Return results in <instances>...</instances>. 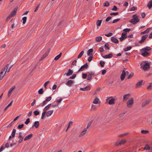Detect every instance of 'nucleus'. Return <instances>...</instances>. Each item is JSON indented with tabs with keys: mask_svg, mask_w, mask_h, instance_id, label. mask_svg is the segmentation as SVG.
I'll use <instances>...</instances> for the list:
<instances>
[{
	"mask_svg": "<svg viewBox=\"0 0 152 152\" xmlns=\"http://www.w3.org/2000/svg\"><path fill=\"white\" fill-rule=\"evenodd\" d=\"M133 18L131 19L129 21L130 23H132L134 24L140 21V19L138 18L137 15L136 14L132 16Z\"/></svg>",
	"mask_w": 152,
	"mask_h": 152,
	"instance_id": "nucleus-1",
	"label": "nucleus"
},
{
	"mask_svg": "<svg viewBox=\"0 0 152 152\" xmlns=\"http://www.w3.org/2000/svg\"><path fill=\"white\" fill-rule=\"evenodd\" d=\"M88 67V65L87 63H86L84 65L82 66L76 72L77 73L79 72H81L84 70L85 69H87Z\"/></svg>",
	"mask_w": 152,
	"mask_h": 152,
	"instance_id": "nucleus-2",
	"label": "nucleus"
},
{
	"mask_svg": "<svg viewBox=\"0 0 152 152\" xmlns=\"http://www.w3.org/2000/svg\"><path fill=\"white\" fill-rule=\"evenodd\" d=\"M134 103V99L132 97H131L129 99L128 101L126 102L127 106L129 108L131 107L132 105Z\"/></svg>",
	"mask_w": 152,
	"mask_h": 152,
	"instance_id": "nucleus-3",
	"label": "nucleus"
},
{
	"mask_svg": "<svg viewBox=\"0 0 152 152\" xmlns=\"http://www.w3.org/2000/svg\"><path fill=\"white\" fill-rule=\"evenodd\" d=\"M88 78L87 80H91L92 79V75H94V76H95L96 75L95 74V72H91L90 73L89 72H88Z\"/></svg>",
	"mask_w": 152,
	"mask_h": 152,
	"instance_id": "nucleus-4",
	"label": "nucleus"
},
{
	"mask_svg": "<svg viewBox=\"0 0 152 152\" xmlns=\"http://www.w3.org/2000/svg\"><path fill=\"white\" fill-rule=\"evenodd\" d=\"M147 34H145L143 35L141 37V39L139 41V43L141 44L144 42V41L148 37Z\"/></svg>",
	"mask_w": 152,
	"mask_h": 152,
	"instance_id": "nucleus-5",
	"label": "nucleus"
},
{
	"mask_svg": "<svg viewBox=\"0 0 152 152\" xmlns=\"http://www.w3.org/2000/svg\"><path fill=\"white\" fill-rule=\"evenodd\" d=\"M150 68V64L148 63H145L143 65L142 68L144 70H147Z\"/></svg>",
	"mask_w": 152,
	"mask_h": 152,
	"instance_id": "nucleus-6",
	"label": "nucleus"
},
{
	"mask_svg": "<svg viewBox=\"0 0 152 152\" xmlns=\"http://www.w3.org/2000/svg\"><path fill=\"white\" fill-rule=\"evenodd\" d=\"M126 75V72L125 70H123L122 71V73L120 77L121 79V80H123L124 79Z\"/></svg>",
	"mask_w": 152,
	"mask_h": 152,
	"instance_id": "nucleus-7",
	"label": "nucleus"
},
{
	"mask_svg": "<svg viewBox=\"0 0 152 152\" xmlns=\"http://www.w3.org/2000/svg\"><path fill=\"white\" fill-rule=\"evenodd\" d=\"M73 73V71L72 70L70 69H69L67 73L66 72L64 75V76L66 75L67 76H68L72 75Z\"/></svg>",
	"mask_w": 152,
	"mask_h": 152,
	"instance_id": "nucleus-8",
	"label": "nucleus"
},
{
	"mask_svg": "<svg viewBox=\"0 0 152 152\" xmlns=\"http://www.w3.org/2000/svg\"><path fill=\"white\" fill-rule=\"evenodd\" d=\"M126 142V141L125 140H122L120 142H118L115 143L116 145H121L124 144Z\"/></svg>",
	"mask_w": 152,
	"mask_h": 152,
	"instance_id": "nucleus-9",
	"label": "nucleus"
},
{
	"mask_svg": "<svg viewBox=\"0 0 152 152\" xmlns=\"http://www.w3.org/2000/svg\"><path fill=\"white\" fill-rule=\"evenodd\" d=\"M151 101L150 100H146L145 102H143L142 104V107H144L147 105Z\"/></svg>",
	"mask_w": 152,
	"mask_h": 152,
	"instance_id": "nucleus-10",
	"label": "nucleus"
},
{
	"mask_svg": "<svg viewBox=\"0 0 152 152\" xmlns=\"http://www.w3.org/2000/svg\"><path fill=\"white\" fill-rule=\"evenodd\" d=\"M143 82L142 80H141L140 81L138 82L136 84L135 88H137L140 87L142 85Z\"/></svg>",
	"mask_w": 152,
	"mask_h": 152,
	"instance_id": "nucleus-11",
	"label": "nucleus"
},
{
	"mask_svg": "<svg viewBox=\"0 0 152 152\" xmlns=\"http://www.w3.org/2000/svg\"><path fill=\"white\" fill-rule=\"evenodd\" d=\"M50 50V49H49V50L45 52V53L43 55V56L41 57V58H40L41 60H42L43 59H44L48 55L49 53Z\"/></svg>",
	"mask_w": 152,
	"mask_h": 152,
	"instance_id": "nucleus-12",
	"label": "nucleus"
},
{
	"mask_svg": "<svg viewBox=\"0 0 152 152\" xmlns=\"http://www.w3.org/2000/svg\"><path fill=\"white\" fill-rule=\"evenodd\" d=\"M113 56L112 53H110L108 55L102 56V57L104 58H112Z\"/></svg>",
	"mask_w": 152,
	"mask_h": 152,
	"instance_id": "nucleus-13",
	"label": "nucleus"
},
{
	"mask_svg": "<svg viewBox=\"0 0 152 152\" xmlns=\"http://www.w3.org/2000/svg\"><path fill=\"white\" fill-rule=\"evenodd\" d=\"M73 81L71 80H68L66 83V84L69 86L71 87L73 83Z\"/></svg>",
	"mask_w": 152,
	"mask_h": 152,
	"instance_id": "nucleus-14",
	"label": "nucleus"
},
{
	"mask_svg": "<svg viewBox=\"0 0 152 152\" xmlns=\"http://www.w3.org/2000/svg\"><path fill=\"white\" fill-rule=\"evenodd\" d=\"M33 134H32L31 133L27 136H26L24 138V140L26 141L28 140H29L31 139L32 137Z\"/></svg>",
	"mask_w": 152,
	"mask_h": 152,
	"instance_id": "nucleus-15",
	"label": "nucleus"
},
{
	"mask_svg": "<svg viewBox=\"0 0 152 152\" xmlns=\"http://www.w3.org/2000/svg\"><path fill=\"white\" fill-rule=\"evenodd\" d=\"M90 87L89 86H86L85 88H80V90L83 91H89L90 90Z\"/></svg>",
	"mask_w": 152,
	"mask_h": 152,
	"instance_id": "nucleus-16",
	"label": "nucleus"
},
{
	"mask_svg": "<svg viewBox=\"0 0 152 152\" xmlns=\"http://www.w3.org/2000/svg\"><path fill=\"white\" fill-rule=\"evenodd\" d=\"M9 64H7L3 68V69H2L1 72H4V73H5V74L6 73V72H7V71L8 70V68Z\"/></svg>",
	"mask_w": 152,
	"mask_h": 152,
	"instance_id": "nucleus-17",
	"label": "nucleus"
},
{
	"mask_svg": "<svg viewBox=\"0 0 152 152\" xmlns=\"http://www.w3.org/2000/svg\"><path fill=\"white\" fill-rule=\"evenodd\" d=\"M111 40V41L114 43H117L118 42V39L114 37H112Z\"/></svg>",
	"mask_w": 152,
	"mask_h": 152,
	"instance_id": "nucleus-18",
	"label": "nucleus"
},
{
	"mask_svg": "<svg viewBox=\"0 0 152 152\" xmlns=\"http://www.w3.org/2000/svg\"><path fill=\"white\" fill-rule=\"evenodd\" d=\"M151 49V48L147 46L141 49V51H147Z\"/></svg>",
	"mask_w": 152,
	"mask_h": 152,
	"instance_id": "nucleus-19",
	"label": "nucleus"
},
{
	"mask_svg": "<svg viewBox=\"0 0 152 152\" xmlns=\"http://www.w3.org/2000/svg\"><path fill=\"white\" fill-rule=\"evenodd\" d=\"M39 122L38 121H36L34 122V124L32 125V127H35L36 128H38L39 126Z\"/></svg>",
	"mask_w": 152,
	"mask_h": 152,
	"instance_id": "nucleus-20",
	"label": "nucleus"
},
{
	"mask_svg": "<svg viewBox=\"0 0 152 152\" xmlns=\"http://www.w3.org/2000/svg\"><path fill=\"white\" fill-rule=\"evenodd\" d=\"M143 149L146 150H149L151 149V147L148 144H146L143 148Z\"/></svg>",
	"mask_w": 152,
	"mask_h": 152,
	"instance_id": "nucleus-21",
	"label": "nucleus"
},
{
	"mask_svg": "<svg viewBox=\"0 0 152 152\" xmlns=\"http://www.w3.org/2000/svg\"><path fill=\"white\" fill-rule=\"evenodd\" d=\"M143 52L141 53V55L144 57L150 55V53L147 51H142Z\"/></svg>",
	"mask_w": 152,
	"mask_h": 152,
	"instance_id": "nucleus-22",
	"label": "nucleus"
},
{
	"mask_svg": "<svg viewBox=\"0 0 152 152\" xmlns=\"http://www.w3.org/2000/svg\"><path fill=\"white\" fill-rule=\"evenodd\" d=\"M151 28H148L145 31L141 32L140 34H147L149 32V29Z\"/></svg>",
	"mask_w": 152,
	"mask_h": 152,
	"instance_id": "nucleus-23",
	"label": "nucleus"
},
{
	"mask_svg": "<svg viewBox=\"0 0 152 152\" xmlns=\"http://www.w3.org/2000/svg\"><path fill=\"white\" fill-rule=\"evenodd\" d=\"M53 110H51L49 111L47 113H46V116L47 117H49L51 115V114L53 113Z\"/></svg>",
	"mask_w": 152,
	"mask_h": 152,
	"instance_id": "nucleus-24",
	"label": "nucleus"
},
{
	"mask_svg": "<svg viewBox=\"0 0 152 152\" xmlns=\"http://www.w3.org/2000/svg\"><path fill=\"white\" fill-rule=\"evenodd\" d=\"M51 105V103L49 104L47 106H46L43 109V110L44 111H46L50 107Z\"/></svg>",
	"mask_w": 152,
	"mask_h": 152,
	"instance_id": "nucleus-25",
	"label": "nucleus"
},
{
	"mask_svg": "<svg viewBox=\"0 0 152 152\" xmlns=\"http://www.w3.org/2000/svg\"><path fill=\"white\" fill-rule=\"evenodd\" d=\"M147 6L149 9L152 7V1H150L148 2Z\"/></svg>",
	"mask_w": 152,
	"mask_h": 152,
	"instance_id": "nucleus-26",
	"label": "nucleus"
},
{
	"mask_svg": "<svg viewBox=\"0 0 152 152\" xmlns=\"http://www.w3.org/2000/svg\"><path fill=\"white\" fill-rule=\"evenodd\" d=\"M87 129H86V128L83 129V131L81 134H80V137H81L84 134L86 133V132L87 130Z\"/></svg>",
	"mask_w": 152,
	"mask_h": 152,
	"instance_id": "nucleus-27",
	"label": "nucleus"
},
{
	"mask_svg": "<svg viewBox=\"0 0 152 152\" xmlns=\"http://www.w3.org/2000/svg\"><path fill=\"white\" fill-rule=\"evenodd\" d=\"M130 94H127L124 95L123 96V100H126L128 99L129 96Z\"/></svg>",
	"mask_w": 152,
	"mask_h": 152,
	"instance_id": "nucleus-28",
	"label": "nucleus"
},
{
	"mask_svg": "<svg viewBox=\"0 0 152 152\" xmlns=\"http://www.w3.org/2000/svg\"><path fill=\"white\" fill-rule=\"evenodd\" d=\"M17 10V8H15L14 10L10 13V14L11 15L13 16L14 15H15L16 13Z\"/></svg>",
	"mask_w": 152,
	"mask_h": 152,
	"instance_id": "nucleus-29",
	"label": "nucleus"
},
{
	"mask_svg": "<svg viewBox=\"0 0 152 152\" xmlns=\"http://www.w3.org/2000/svg\"><path fill=\"white\" fill-rule=\"evenodd\" d=\"M115 99H112L108 101V104H112L115 103Z\"/></svg>",
	"mask_w": 152,
	"mask_h": 152,
	"instance_id": "nucleus-30",
	"label": "nucleus"
},
{
	"mask_svg": "<svg viewBox=\"0 0 152 152\" xmlns=\"http://www.w3.org/2000/svg\"><path fill=\"white\" fill-rule=\"evenodd\" d=\"M16 132L15 129H14L12 130L11 133V135L12 136V137H14L15 136V134Z\"/></svg>",
	"mask_w": 152,
	"mask_h": 152,
	"instance_id": "nucleus-31",
	"label": "nucleus"
},
{
	"mask_svg": "<svg viewBox=\"0 0 152 152\" xmlns=\"http://www.w3.org/2000/svg\"><path fill=\"white\" fill-rule=\"evenodd\" d=\"M102 20H98L96 22V24L97 26H99L101 25Z\"/></svg>",
	"mask_w": 152,
	"mask_h": 152,
	"instance_id": "nucleus-32",
	"label": "nucleus"
},
{
	"mask_svg": "<svg viewBox=\"0 0 152 152\" xmlns=\"http://www.w3.org/2000/svg\"><path fill=\"white\" fill-rule=\"evenodd\" d=\"M62 54V53H60L57 56L54 58V59L55 60H58L61 57Z\"/></svg>",
	"mask_w": 152,
	"mask_h": 152,
	"instance_id": "nucleus-33",
	"label": "nucleus"
},
{
	"mask_svg": "<svg viewBox=\"0 0 152 152\" xmlns=\"http://www.w3.org/2000/svg\"><path fill=\"white\" fill-rule=\"evenodd\" d=\"M93 52V50L92 49H90L88 50L87 52V54L88 56L91 55V54Z\"/></svg>",
	"mask_w": 152,
	"mask_h": 152,
	"instance_id": "nucleus-34",
	"label": "nucleus"
},
{
	"mask_svg": "<svg viewBox=\"0 0 152 152\" xmlns=\"http://www.w3.org/2000/svg\"><path fill=\"white\" fill-rule=\"evenodd\" d=\"M84 53V51L83 50H82L81 51V52L80 53V54L78 55L77 56V58H81L83 54Z\"/></svg>",
	"mask_w": 152,
	"mask_h": 152,
	"instance_id": "nucleus-35",
	"label": "nucleus"
},
{
	"mask_svg": "<svg viewBox=\"0 0 152 152\" xmlns=\"http://www.w3.org/2000/svg\"><path fill=\"white\" fill-rule=\"evenodd\" d=\"M102 37L101 36L98 37H96V41L99 42L102 40Z\"/></svg>",
	"mask_w": 152,
	"mask_h": 152,
	"instance_id": "nucleus-36",
	"label": "nucleus"
},
{
	"mask_svg": "<svg viewBox=\"0 0 152 152\" xmlns=\"http://www.w3.org/2000/svg\"><path fill=\"white\" fill-rule=\"evenodd\" d=\"M5 74L4 73V72H1L0 73V80H1L4 76Z\"/></svg>",
	"mask_w": 152,
	"mask_h": 152,
	"instance_id": "nucleus-37",
	"label": "nucleus"
},
{
	"mask_svg": "<svg viewBox=\"0 0 152 152\" xmlns=\"http://www.w3.org/2000/svg\"><path fill=\"white\" fill-rule=\"evenodd\" d=\"M132 48L131 46H129L128 47H127L126 48H124V50L125 52L127 51L131 50Z\"/></svg>",
	"mask_w": 152,
	"mask_h": 152,
	"instance_id": "nucleus-38",
	"label": "nucleus"
},
{
	"mask_svg": "<svg viewBox=\"0 0 152 152\" xmlns=\"http://www.w3.org/2000/svg\"><path fill=\"white\" fill-rule=\"evenodd\" d=\"M22 132H20L19 133V136L18 137V138L20 139H22V140H23V137L22 136Z\"/></svg>",
	"mask_w": 152,
	"mask_h": 152,
	"instance_id": "nucleus-39",
	"label": "nucleus"
},
{
	"mask_svg": "<svg viewBox=\"0 0 152 152\" xmlns=\"http://www.w3.org/2000/svg\"><path fill=\"white\" fill-rule=\"evenodd\" d=\"M127 38V36H125L124 37L121 36L120 38L119 39L120 41L122 42L125 39Z\"/></svg>",
	"mask_w": 152,
	"mask_h": 152,
	"instance_id": "nucleus-40",
	"label": "nucleus"
},
{
	"mask_svg": "<svg viewBox=\"0 0 152 152\" xmlns=\"http://www.w3.org/2000/svg\"><path fill=\"white\" fill-rule=\"evenodd\" d=\"M109 45L108 43H106L104 45V48L105 49L109 50L110 48L109 47Z\"/></svg>",
	"mask_w": 152,
	"mask_h": 152,
	"instance_id": "nucleus-41",
	"label": "nucleus"
},
{
	"mask_svg": "<svg viewBox=\"0 0 152 152\" xmlns=\"http://www.w3.org/2000/svg\"><path fill=\"white\" fill-rule=\"evenodd\" d=\"M110 5L109 3L107 1H106L103 4V6L105 7H108Z\"/></svg>",
	"mask_w": 152,
	"mask_h": 152,
	"instance_id": "nucleus-42",
	"label": "nucleus"
},
{
	"mask_svg": "<svg viewBox=\"0 0 152 152\" xmlns=\"http://www.w3.org/2000/svg\"><path fill=\"white\" fill-rule=\"evenodd\" d=\"M149 132V131L146 130H142L141 131V133L143 134H147Z\"/></svg>",
	"mask_w": 152,
	"mask_h": 152,
	"instance_id": "nucleus-43",
	"label": "nucleus"
},
{
	"mask_svg": "<svg viewBox=\"0 0 152 152\" xmlns=\"http://www.w3.org/2000/svg\"><path fill=\"white\" fill-rule=\"evenodd\" d=\"M38 93L39 94H42L44 93L43 89L42 88H40L38 91Z\"/></svg>",
	"mask_w": 152,
	"mask_h": 152,
	"instance_id": "nucleus-44",
	"label": "nucleus"
},
{
	"mask_svg": "<svg viewBox=\"0 0 152 152\" xmlns=\"http://www.w3.org/2000/svg\"><path fill=\"white\" fill-rule=\"evenodd\" d=\"M134 75V73L133 72H131V73L129 75L128 77H127V78L128 79H130L131 77H132L133 75Z\"/></svg>",
	"mask_w": 152,
	"mask_h": 152,
	"instance_id": "nucleus-45",
	"label": "nucleus"
},
{
	"mask_svg": "<svg viewBox=\"0 0 152 152\" xmlns=\"http://www.w3.org/2000/svg\"><path fill=\"white\" fill-rule=\"evenodd\" d=\"M46 113V112L45 111H44L43 112L42 114V115L41 116V118L42 119H43L45 117V114Z\"/></svg>",
	"mask_w": 152,
	"mask_h": 152,
	"instance_id": "nucleus-46",
	"label": "nucleus"
},
{
	"mask_svg": "<svg viewBox=\"0 0 152 152\" xmlns=\"http://www.w3.org/2000/svg\"><path fill=\"white\" fill-rule=\"evenodd\" d=\"M99 99L97 97H96L95 99H94L93 101V103L94 104H97L98 102Z\"/></svg>",
	"mask_w": 152,
	"mask_h": 152,
	"instance_id": "nucleus-47",
	"label": "nucleus"
},
{
	"mask_svg": "<svg viewBox=\"0 0 152 152\" xmlns=\"http://www.w3.org/2000/svg\"><path fill=\"white\" fill-rule=\"evenodd\" d=\"M47 101L46 100L44 101L42 103L40 104L41 106H43L47 104Z\"/></svg>",
	"mask_w": 152,
	"mask_h": 152,
	"instance_id": "nucleus-48",
	"label": "nucleus"
},
{
	"mask_svg": "<svg viewBox=\"0 0 152 152\" xmlns=\"http://www.w3.org/2000/svg\"><path fill=\"white\" fill-rule=\"evenodd\" d=\"M100 64L101 65V66L102 67H104V65L105 64V62L103 61H100Z\"/></svg>",
	"mask_w": 152,
	"mask_h": 152,
	"instance_id": "nucleus-49",
	"label": "nucleus"
},
{
	"mask_svg": "<svg viewBox=\"0 0 152 152\" xmlns=\"http://www.w3.org/2000/svg\"><path fill=\"white\" fill-rule=\"evenodd\" d=\"M26 19L27 18L26 17H24L22 18V20H23V24H24L26 23Z\"/></svg>",
	"mask_w": 152,
	"mask_h": 152,
	"instance_id": "nucleus-50",
	"label": "nucleus"
},
{
	"mask_svg": "<svg viewBox=\"0 0 152 152\" xmlns=\"http://www.w3.org/2000/svg\"><path fill=\"white\" fill-rule=\"evenodd\" d=\"M131 29L129 28H126L124 29L123 30V31H124L125 32L127 33V32H129V31H131Z\"/></svg>",
	"mask_w": 152,
	"mask_h": 152,
	"instance_id": "nucleus-51",
	"label": "nucleus"
},
{
	"mask_svg": "<svg viewBox=\"0 0 152 152\" xmlns=\"http://www.w3.org/2000/svg\"><path fill=\"white\" fill-rule=\"evenodd\" d=\"M93 55L92 54L91 55H90V56L88 58V60L89 62H90L91 61L92 59Z\"/></svg>",
	"mask_w": 152,
	"mask_h": 152,
	"instance_id": "nucleus-52",
	"label": "nucleus"
},
{
	"mask_svg": "<svg viewBox=\"0 0 152 152\" xmlns=\"http://www.w3.org/2000/svg\"><path fill=\"white\" fill-rule=\"evenodd\" d=\"M34 113L35 115L37 116L39 114V112L37 110H35L34 112Z\"/></svg>",
	"mask_w": 152,
	"mask_h": 152,
	"instance_id": "nucleus-53",
	"label": "nucleus"
},
{
	"mask_svg": "<svg viewBox=\"0 0 152 152\" xmlns=\"http://www.w3.org/2000/svg\"><path fill=\"white\" fill-rule=\"evenodd\" d=\"M99 50L101 52H103L104 51V47L103 46L100 47L99 49Z\"/></svg>",
	"mask_w": 152,
	"mask_h": 152,
	"instance_id": "nucleus-54",
	"label": "nucleus"
},
{
	"mask_svg": "<svg viewBox=\"0 0 152 152\" xmlns=\"http://www.w3.org/2000/svg\"><path fill=\"white\" fill-rule=\"evenodd\" d=\"M30 120L29 118H28L26 119V121L25 122V124H26L27 125L30 122Z\"/></svg>",
	"mask_w": 152,
	"mask_h": 152,
	"instance_id": "nucleus-55",
	"label": "nucleus"
},
{
	"mask_svg": "<svg viewBox=\"0 0 152 152\" xmlns=\"http://www.w3.org/2000/svg\"><path fill=\"white\" fill-rule=\"evenodd\" d=\"M23 124H19L18 126V128L19 129H21L23 127Z\"/></svg>",
	"mask_w": 152,
	"mask_h": 152,
	"instance_id": "nucleus-56",
	"label": "nucleus"
},
{
	"mask_svg": "<svg viewBox=\"0 0 152 152\" xmlns=\"http://www.w3.org/2000/svg\"><path fill=\"white\" fill-rule=\"evenodd\" d=\"M87 76V74L86 73H84L82 74V78L83 79H86Z\"/></svg>",
	"mask_w": 152,
	"mask_h": 152,
	"instance_id": "nucleus-57",
	"label": "nucleus"
},
{
	"mask_svg": "<svg viewBox=\"0 0 152 152\" xmlns=\"http://www.w3.org/2000/svg\"><path fill=\"white\" fill-rule=\"evenodd\" d=\"M50 83L49 81H47L45 82V83H44V86L45 88V89H46L47 88V86L48 85V84Z\"/></svg>",
	"mask_w": 152,
	"mask_h": 152,
	"instance_id": "nucleus-58",
	"label": "nucleus"
},
{
	"mask_svg": "<svg viewBox=\"0 0 152 152\" xmlns=\"http://www.w3.org/2000/svg\"><path fill=\"white\" fill-rule=\"evenodd\" d=\"M76 62H77V61L76 60H74L72 63V65H75V66H76Z\"/></svg>",
	"mask_w": 152,
	"mask_h": 152,
	"instance_id": "nucleus-59",
	"label": "nucleus"
},
{
	"mask_svg": "<svg viewBox=\"0 0 152 152\" xmlns=\"http://www.w3.org/2000/svg\"><path fill=\"white\" fill-rule=\"evenodd\" d=\"M92 121H91L89 123H88V124L87 125V127L86 128V129H88V128L89 127L91 124L92 123Z\"/></svg>",
	"mask_w": 152,
	"mask_h": 152,
	"instance_id": "nucleus-60",
	"label": "nucleus"
},
{
	"mask_svg": "<svg viewBox=\"0 0 152 152\" xmlns=\"http://www.w3.org/2000/svg\"><path fill=\"white\" fill-rule=\"evenodd\" d=\"M120 18H118L114 20L112 22V23H115L119 21L120 20Z\"/></svg>",
	"mask_w": 152,
	"mask_h": 152,
	"instance_id": "nucleus-61",
	"label": "nucleus"
},
{
	"mask_svg": "<svg viewBox=\"0 0 152 152\" xmlns=\"http://www.w3.org/2000/svg\"><path fill=\"white\" fill-rule=\"evenodd\" d=\"M117 8L115 5L113 6V7L112 9V10L113 11H117Z\"/></svg>",
	"mask_w": 152,
	"mask_h": 152,
	"instance_id": "nucleus-62",
	"label": "nucleus"
},
{
	"mask_svg": "<svg viewBox=\"0 0 152 152\" xmlns=\"http://www.w3.org/2000/svg\"><path fill=\"white\" fill-rule=\"evenodd\" d=\"M14 123L13 121H12L10 124H9L7 127H11L13 125Z\"/></svg>",
	"mask_w": 152,
	"mask_h": 152,
	"instance_id": "nucleus-63",
	"label": "nucleus"
},
{
	"mask_svg": "<svg viewBox=\"0 0 152 152\" xmlns=\"http://www.w3.org/2000/svg\"><path fill=\"white\" fill-rule=\"evenodd\" d=\"M15 86H13L12 87H11L9 91V93L11 92L13 90V89L15 88Z\"/></svg>",
	"mask_w": 152,
	"mask_h": 152,
	"instance_id": "nucleus-64",
	"label": "nucleus"
}]
</instances>
